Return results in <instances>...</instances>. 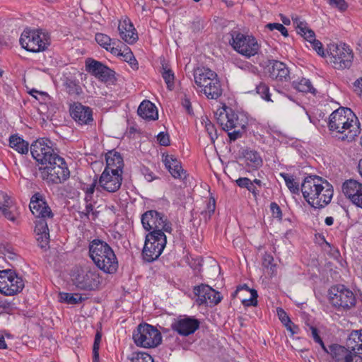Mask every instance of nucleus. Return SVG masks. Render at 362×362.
<instances>
[{"instance_id":"1","label":"nucleus","mask_w":362,"mask_h":362,"mask_svg":"<svg viewBox=\"0 0 362 362\" xmlns=\"http://www.w3.org/2000/svg\"><path fill=\"white\" fill-rule=\"evenodd\" d=\"M30 209L35 217V233L39 246L47 249L49 243V230L47 220L52 218L54 214L47 204L45 197L40 192L35 193L30 202Z\"/></svg>"},{"instance_id":"2","label":"nucleus","mask_w":362,"mask_h":362,"mask_svg":"<svg viewBox=\"0 0 362 362\" xmlns=\"http://www.w3.org/2000/svg\"><path fill=\"white\" fill-rule=\"evenodd\" d=\"M328 127L336 132L339 139L351 142L360 134V122L354 112L348 107H339L329 116Z\"/></svg>"},{"instance_id":"3","label":"nucleus","mask_w":362,"mask_h":362,"mask_svg":"<svg viewBox=\"0 0 362 362\" xmlns=\"http://www.w3.org/2000/svg\"><path fill=\"white\" fill-rule=\"evenodd\" d=\"M89 255L96 267L107 274H115L118 269L117 257L105 241L94 239L89 243Z\"/></svg>"},{"instance_id":"4","label":"nucleus","mask_w":362,"mask_h":362,"mask_svg":"<svg viewBox=\"0 0 362 362\" xmlns=\"http://www.w3.org/2000/svg\"><path fill=\"white\" fill-rule=\"evenodd\" d=\"M328 300L337 311H347L355 307L356 298L354 292L344 284L332 286L327 291Z\"/></svg>"},{"instance_id":"5","label":"nucleus","mask_w":362,"mask_h":362,"mask_svg":"<svg viewBox=\"0 0 362 362\" xmlns=\"http://www.w3.org/2000/svg\"><path fill=\"white\" fill-rule=\"evenodd\" d=\"M40 177L47 184H61L69 179L70 171L64 158L55 157V160L47 165L39 167Z\"/></svg>"},{"instance_id":"6","label":"nucleus","mask_w":362,"mask_h":362,"mask_svg":"<svg viewBox=\"0 0 362 362\" xmlns=\"http://www.w3.org/2000/svg\"><path fill=\"white\" fill-rule=\"evenodd\" d=\"M327 54L333 68L338 70L349 69L352 66L354 52L345 43L327 45Z\"/></svg>"},{"instance_id":"7","label":"nucleus","mask_w":362,"mask_h":362,"mask_svg":"<svg viewBox=\"0 0 362 362\" xmlns=\"http://www.w3.org/2000/svg\"><path fill=\"white\" fill-rule=\"evenodd\" d=\"M167 243L166 235L163 232H149L146 235L142 256L144 261L152 262L157 259L163 251Z\"/></svg>"},{"instance_id":"8","label":"nucleus","mask_w":362,"mask_h":362,"mask_svg":"<svg viewBox=\"0 0 362 362\" xmlns=\"http://www.w3.org/2000/svg\"><path fill=\"white\" fill-rule=\"evenodd\" d=\"M133 339L138 346L155 348L162 342L161 333L155 327L147 323L138 325L133 332Z\"/></svg>"},{"instance_id":"9","label":"nucleus","mask_w":362,"mask_h":362,"mask_svg":"<svg viewBox=\"0 0 362 362\" xmlns=\"http://www.w3.org/2000/svg\"><path fill=\"white\" fill-rule=\"evenodd\" d=\"M230 35L231 39L229 42L239 54L250 58L258 53L260 47L252 35H245L238 30H232Z\"/></svg>"},{"instance_id":"10","label":"nucleus","mask_w":362,"mask_h":362,"mask_svg":"<svg viewBox=\"0 0 362 362\" xmlns=\"http://www.w3.org/2000/svg\"><path fill=\"white\" fill-rule=\"evenodd\" d=\"M19 41L23 48L31 52L45 51L50 44L48 35L39 30H24Z\"/></svg>"},{"instance_id":"11","label":"nucleus","mask_w":362,"mask_h":362,"mask_svg":"<svg viewBox=\"0 0 362 362\" xmlns=\"http://www.w3.org/2000/svg\"><path fill=\"white\" fill-rule=\"evenodd\" d=\"M30 153L33 158L42 166L47 165L55 160V157L60 156L57 149L53 148L52 142L45 138L37 139L31 144Z\"/></svg>"},{"instance_id":"12","label":"nucleus","mask_w":362,"mask_h":362,"mask_svg":"<svg viewBox=\"0 0 362 362\" xmlns=\"http://www.w3.org/2000/svg\"><path fill=\"white\" fill-rule=\"evenodd\" d=\"M72 281L78 288L89 291L98 289L100 284L98 271L88 267L76 269L72 274Z\"/></svg>"},{"instance_id":"13","label":"nucleus","mask_w":362,"mask_h":362,"mask_svg":"<svg viewBox=\"0 0 362 362\" xmlns=\"http://www.w3.org/2000/svg\"><path fill=\"white\" fill-rule=\"evenodd\" d=\"M141 223L145 230L149 232H172V225L166 216L155 210L146 211L141 216Z\"/></svg>"},{"instance_id":"14","label":"nucleus","mask_w":362,"mask_h":362,"mask_svg":"<svg viewBox=\"0 0 362 362\" xmlns=\"http://www.w3.org/2000/svg\"><path fill=\"white\" fill-rule=\"evenodd\" d=\"M21 276L11 270L0 271V293L5 296H14L24 288Z\"/></svg>"},{"instance_id":"15","label":"nucleus","mask_w":362,"mask_h":362,"mask_svg":"<svg viewBox=\"0 0 362 362\" xmlns=\"http://www.w3.org/2000/svg\"><path fill=\"white\" fill-rule=\"evenodd\" d=\"M320 183H323V179L317 175H310L306 177L302 185L301 192L307 202L312 206L315 207L317 198H319V190L322 189Z\"/></svg>"},{"instance_id":"16","label":"nucleus","mask_w":362,"mask_h":362,"mask_svg":"<svg viewBox=\"0 0 362 362\" xmlns=\"http://www.w3.org/2000/svg\"><path fill=\"white\" fill-rule=\"evenodd\" d=\"M200 322L189 316H180L171 324V328L181 336H189L194 333L199 328Z\"/></svg>"},{"instance_id":"17","label":"nucleus","mask_w":362,"mask_h":362,"mask_svg":"<svg viewBox=\"0 0 362 362\" xmlns=\"http://www.w3.org/2000/svg\"><path fill=\"white\" fill-rule=\"evenodd\" d=\"M343 346L333 344L329 346V354L335 362H362L361 354Z\"/></svg>"},{"instance_id":"18","label":"nucleus","mask_w":362,"mask_h":362,"mask_svg":"<svg viewBox=\"0 0 362 362\" xmlns=\"http://www.w3.org/2000/svg\"><path fill=\"white\" fill-rule=\"evenodd\" d=\"M194 293L197 296L196 301L199 305H217L222 298L219 292L216 291L211 287L205 284L194 286Z\"/></svg>"},{"instance_id":"19","label":"nucleus","mask_w":362,"mask_h":362,"mask_svg":"<svg viewBox=\"0 0 362 362\" xmlns=\"http://www.w3.org/2000/svg\"><path fill=\"white\" fill-rule=\"evenodd\" d=\"M86 69L88 73L103 81H112L115 78V71L99 61L88 58L86 61Z\"/></svg>"},{"instance_id":"20","label":"nucleus","mask_w":362,"mask_h":362,"mask_svg":"<svg viewBox=\"0 0 362 362\" xmlns=\"http://www.w3.org/2000/svg\"><path fill=\"white\" fill-rule=\"evenodd\" d=\"M122 182V173L104 170L99 178L98 185L108 192H115L120 188Z\"/></svg>"},{"instance_id":"21","label":"nucleus","mask_w":362,"mask_h":362,"mask_svg":"<svg viewBox=\"0 0 362 362\" xmlns=\"http://www.w3.org/2000/svg\"><path fill=\"white\" fill-rule=\"evenodd\" d=\"M341 188L345 197L356 206L362 209V183L350 179L343 183Z\"/></svg>"},{"instance_id":"22","label":"nucleus","mask_w":362,"mask_h":362,"mask_svg":"<svg viewBox=\"0 0 362 362\" xmlns=\"http://www.w3.org/2000/svg\"><path fill=\"white\" fill-rule=\"evenodd\" d=\"M194 78L196 85L200 88L198 91L202 93L203 89L210 88L216 81L219 80L216 72L205 67L194 69Z\"/></svg>"},{"instance_id":"23","label":"nucleus","mask_w":362,"mask_h":362,"mask_svg":"<svg viewBox=\"0 0 362 362\" xmlns=\"http://www.w3.org/2000/svg\"><path fill=\"white\" fill-rule=\"evenodd\" d=\"M70 114L72 118L81 125L90 124L93 121L91 108L81 103H74L70 109Z\"/></svg>"},{"instance_id":"24","label":"nucleus","mask_w":362,"mask_h":362,"mask_svg":"<svg viewBox=\"0 0 362 362\" xmlns=\"http://www.w3.org/2000/svg\"><path fill=\"white\" fill-rule=\"evenodd\" d=\"M266 69L270 78L279 81H287L289 78V70L286 65L277 60H269Z\"/></svg>"},{"instance_id":"25","label":"nucleus","mask_w":362,"mask_h":362,"mask_svg":"<svg viewBox=\"0 0 362 362\" xmlns=\"http://www.w3.org/2000/svg\"><path fill=\"white\" fill-rule=\"evenodd\" d=\"M118 30L121 38L127 43L132 45L137 41V33L129 18L119 22Z\"/></svg>"},{"instance_id":"26","label":"nucleus","mask_w":362,"mask_h":362,"mask_svg":"<svg viewBox=\"0 0 362 362\" xmlns=\"http://www.w3.org/2000/svg\"><path fill=\"white\" fill-rule=\"evenodd\" d=\"M163 163L173 177L181 180L186 178V172L182 169L181 163L176 157L173 155H166Z\"/></svg>"},{"instance_id":"27","label":"nucleus","mask_w":362,"mask_h":362,"mask_svg":"<svg viewBox=\"0 0 362 362\" xmlns=\"http://www.w3.org/2000/svg\"><path fill=\"white\" fill-rule=\"evenodd\" d=\"M106 167L105 170L111 172L123 173L124 160L121 154L115 151H110L105 155Z\"/></svg>"},{"instance_id":"28","label":"nucleus","mask_w":362,"mask_h":362,"mask_svg":"<svg viewBox=\"0 0 362 362\" xmlns=\"http://www.w3.org/2000/svg\"><path fill=\"white\" fill-rule=\"evenodd\" d=\"M322 189L319 191V198H317L315 208H322L327 205L333 197V187L326 180L323 179V183H320Z\"/></svg>"},{"instance_id":"29","label":"nucleus","mask_w":362,"mask_h":362,"mask_svg":"<svg viewBox=\"0 0 362 362\" xmlns=\"http://www.w3.org/2000/svg\"><path fill=\"white\" fill-rule=\"evenodd\" d=\"M138 115L147 120H156L158 119V113L155 105L149 100H144L141 103L137 110Z\"/></svg>"},{"instance_id":"30","label":"nucleus","mask_w":362,"mask_h":362,"mask_svg":"<svg viewBox=\"0 0 362 362\" xmlns=\"http://www.w3.org/2000/svg\"><path fill=\"white\" fill-rule=\"evenodd\" d=\"M95 40L101 47L107 51H110L112 54L119 53V45L115 46L116 41H112L108 35L103 33H97Z\"/></svg>"},{"instance_id":"31","label":"nucleus","mask_w":362,"mask_h":362,"mask_svg":"<svg viewBox=\"0 0 362 362\" xmlns=\"http://www.w3.org/2000/svg\"><path fill=\"white\" fill-rule=\"evenodd\" d=\"M119 54H113L117 57H122L123 60L129 63L134 70H137L139 69V63L130 48L126 45L122 44V46L120 47H119Z\"/></svg>"},{"instance_id":"32","label":"nucleus","mask_w":362,"mask_h":362,"mask_svg":"<svg viewBox=\"0 0 362 362\" xmlns=\"http://www.w3.org/2000/svg\"><path fill=\"white\" fill-rule=\"evenodd\" d=\"M9 146L21 154H26L29 150L28 142L16 134L10 136Z\"/></svg>"},{"instance_id":"33","label":"nucleus","mask_w":362,"mask_h":362,"mask_svg":"<svg viewBox=\"0 0 362 362\" xmlns=\"http://www.w3.org/2000/svg\"><path fill=\"white\" fill-rule=\"evenodd\" d=\"M347 346L352 351H357L362 354V329L353 331L347 339Z\"/></svg>"},{"instance_id":"34","label":"nucleus","mask_w":362,"mask_h":362,"mask_svg":"<svg viewBox=\"0 0 362 362\" xmlns=\"http://www.w3.org/2000/svg\"><path fill=\"white\" fill-rule=\"evenodd\" d=\"M230 112H226V117L227 119L226 123L224 124L223 129L225 131H230L233 129L240 128L245 129V125L241 123L238 117V115L234 113L231 110Z\"/></svg>"},{"instance_id":"35","label":"nucleus","mask_w":362,"mask_h":362,"mask_svg":"<svg viewBox=\"0 0 362 362\" xmlns=\"http://www.w3.org/2000/svg\"><path fill=\"white\" fill-rule=\"evenodd\" d=\"M223 88L219 80L216 81L210 88L203 89V93L209 100H218L223 94Z\"/></svg>"},{"instance_id":"36","label":"nucleus","mask_w":362,"mask_h":362,"mask_svg":"<svg viewBox=\"0 0 362 362\" xmlns=\"http://www.w3.org/2000/svg\"><path fill=\"white\" fill-rule=\"evenodd\" d=\"M244 157L247 165L252 168H258L262 165V160L259 153L252 150H246Z\"/></svg>"},{"instance_id":"37","label":"nucleus","mask_w":362,"mask_h":362,"mask_svg":"<svg viewBox=\"0 0 362 362\" xmlns=\"http://www.w3.org/2000/svg\"><path fill=\"white\" fill-rule=\"evenodd\" d=\"M292 86L297 90L303 93H315V89L313 88L309 79L303 78L300 81H293Z\"/></svg>"},{"instance_id":"38","label":"nucleus","mask_w":362,"mask_h":362,"mask_svg":"<svg viewBox=\"0 0 362 362\" xmlns=\"http://www.w3.org/2000/svg\"><path fill=\"white\" fill-rule=\"evenodd\" d=\"M161 75L167 85L168 88L172 90L174 88L175 75L173 71L166 64H162Z\"/></svg>"},{"instance_id":"39","label":"nucleus","mask_w":362,"mask_h":362,"mask_svg":"<svg viewBox=\"0 0 362 362\" xmlns=\"http://www.w3.org/2000/svg\"><path fill=\"white\" fill-rule=\"evenodd\" d=\"M66 92L71 95H78L81 93L82 89L76 80L66 78L64 82Z\"/></svg>"},{"instance_id":"40","label":"nucleus","mask_w":362,"mask_h":362,"mask_svg":"<svg viewBox=\"0 0 362 362\" xmlns=\"http://www.w3.org/2000/svg\"><path fill=\"white\" fill-rule=\"evenodd\" d=\"M60 301L68 304H78L81 303L84 298L80 294L69 293H60Z\"/></svg>"},{"instance_id":"41","label":"nucleus","mask_w":362,"mask_h":362,"mask_svg":"<svg viewBox=\"0 0 362 362\" xmlns=\"http://www.w3.org/2000/svg\"><path fill=\"white\" fill-rule=\"evenodd\" d=\"M127 358L131 362H154L151 355L146 352H132Z\"/></svg>"},{"instance_id":"42","label":"nucleus","mask_w":362,"mask_h":362,"mask_svg":"<svg viewBox=\"0 0 362 362\" xmlns=\"http://www.w3.org/2000/svg\"><path fill=\"white\" fill-rule=\"evenodd\" d=\"M280 175L284 178L286 185L293 194H299L300 188L299 185L295 182L293 176L287 173H282Z\"/></svg>"},{"instance_id":"43","label":"nucleus","mask_w":362,"mask_h":362,"mask_svg":"<svg viewBox=\"0 0 362 362\" xmlns=\"http://www.w3.org/2000/svg\"><path fill=\"white\" fill-rule=\"evenodd\" d=\"M256 92L261 98L267 101H272L269 86L264 82L256 86Z\"/></svg>"},{"instance_id":"44","label":"nucleus","mask_w":362,"mask_h":362,"mask_svg":"<svg viewBox=\"0 0 362 362\" xmlns=\"http://www.w3.org/2000/svg\"><path fill=\"white\" fill-rule=\"evenodd\" d=\"M102 334L100 332H97L95 335L94 343L93 346V362H99V349L101 342Z\"/></svg>"},{"instance_id":"45","label":"nucleus","mask_w":362,"mask_h":362,"mask_svg":"<svg viewBox=\"0 0 362 362\" xmlns=\"http://www.w3.org/2000/svg\"><path fill=\"white\" fill-rule=\"evenodd\" d=\"M204 122L205 124L206 131L207 132L211 141L214 143L218 137L215 125L212 124L207 117L204 119Z\"/></svg>"},{"instance_id":"46","label":"nucleus","mask_w":362,"mask_h":362,"mask_svg":"<svg viewBox=\"0 0 362 362\" xmlns=\"http://www.w3.org/2000/svg\"><path fill=\"white\" fill-rule=\"evenodd\" d=\"M292 21L298 34L303 33L308 28L307 23L297 16H292Z\"/></svg>"},{"instance_id":"47","label":"nucleus","mask_w":362,"mask_h":362,"mask_svg":"<svg viewBox=\"0 0 362 362\" xmlns=\"http://www.w3.org/2000/svg\"><path fill=\"white\" fill-rule=\"evenodd\" d=\"M265 28H268L271 31H272L274 30H277L284 37L288 36V33L287 29L286 28V27L284 25H282L281 23H268L265 25Z\"/></svg>"},{"instance_id":"48","label":"nucleus","mask_w":362,"mask_h":362,"mask_svg":"<svg viewBox=\"0 0 362 362\" xmlns=\"http://www.w3.org/2000/svg\"><path fill=\"white\" fill-rule=\"evenodd\" d=\"M96 185L97 180L95 179L91 185L87 186V187L86 188H83V190L86 194L85 201L86 203L92 201L93 194L95 192Z\"/></svg>"},{"instance_id":"49","label":"nucleus","mask_w":362,"mask_h":362,"mask_svg":"<svg viewBox=\"0 0 362 362\" xmlns=\"http://www.w3.org/2000/svg\"><path fill=\"white\" fill-rule=\"evenodd\" d=\"M250 297L248 299H242V303L245 306H256L257 305V292L255 290H251Z\"/></svg>"},{"instance_id":"50","label":"nucleus","mask_w":362,"mask_h":362,"mask_svg":"<svg viewBox=\"0 0 362 362\" xmlns=\"http://www.w3.org/2000/svg\"><path fill=\"white\" fill-rule=\"evenodd\" d=\"M216 209V202L214 199H210L208 201L207 205H206V209L202 212V214H204L205 217L207 216V218L209 219L212 214H214Z\"/></svg>"},{"instance_id":"51","label":"nucleus","mask_w":362,"mask_h":362,"mask_svg":"<svg viewBox=\"0 0 362 362\" xmlns=\"http://www.w3.org/2000/svg\"><path fill=\"white\" fill-rule=\"evenodd\" d=\"M310 43L313 49H315L320 56L322 57H325L327 56L324 50L323 45L320 41L315 39Z\"/></svg>"},{"instance_id":"52","label":"nucleus","mask_w":362,"mask_h":362,"mask_svg":"<svg viewBox=\"0 0 362 362\" xmlns=\"http://www.w3.org/2000/svg\"><path fill=\"white\" fill-rule=\"evenodd\" d=\"M329 4L338 8L340 11L346 10L348 5L344 0H327Z\"/></svg>"},{"instance_id":"53","label":"nucleus","mask_w":362,"mask_h":362,"mask_svg":"<svg viewBox=\"0 0 362 362\" xmlns=\"http://www.w3.org/2000/svg\"><path fill=\"white\" fill-rule=\"evenodd\" d=\"M233 129V130L232 132L227 131L228 135V137H229L230 141H235L238 139L240 138L244 132V129H242L240 128Z\"/></svg>"},{"instance_id":"54","label":"nucleus","mask_w":362,"mask_h":362,"mask_svg":"<svg viewBox=\"0 0 362 362\" xmlns=\"http://www.w3.org/2000/svg\"><path fill=\"white\" fill-rule=\"evenodd\" d=\"M157 140L161 146H168L170 145V137L167 133L160 132L157 136Z\"/></svg>"},{"instance_id":"55","label":"nucleus","mask_w":362,"mask_h":362,"mask_svg":"<svg viewBox=\"0 0 362 362\" xmlns=\"http://www.w3.org/2000/svg\"><path fill=\"white\" fill-rule=\"evenodd\" d=\"M204 28V21L199 18H196L191 25V29L193 32H199Z\"/></svg>"},{"instance_id":"56","label":"nucleus","mask_w":362,"mask_h":362,"mask_svg":"<svg viewBox=\"0 0 362 362\" xmlns=\"http://www.w3.org/2000/svg\"><path fill=\"white\" fill-rule=\"evenodd\" d=\"M276 312L279 319L281 320L283 325L286 323H289L291 319L283 308H278L276 309Z\"/></svg>"},{"instance_id":"57","label":"nucleus","mask_w":362,"mask_h":362,"mask_svg":"<svg viewBox=\"0 0 362 362\" xmlns=\"http://www.w3.org/2000/svg\"><path fill=\"white\" fill-rule=\"evenodd\" d=\"M274 262V257L269 254H265L263 256V260H262V265L266 268H271L272 269L273 267H275L274 264H273Z\"/></svg>"},{"instance_id":"58","label":"nucleus","mask_w":362,"mask_h":362,"mask_svg":"<svg viewBox=\"0 0 362 362\" xmlns=\"http://www.w3.org/2000/svg\"><path fill=\"white\" fill-rule=\"evenodd\" d=\"M300 35L309 42H311L315 39V34L314 31L309 28Z\"/></svg>"},{"instance_id":"59","label":"nucleus","mask_w":362,"mask_h":362,"mask_svg":"<svg viewBox=\"0 0 362 362\" xmlns=\"http://www.w3.org/2000/svg\"><path fill=\"white\" fill-rule=\"evenodd\" d=\"M270 209H271L272 215L274 216H275L276 218H281L282 212H281V210L279 206L276 203L272 202L270 204Z\"/></svg>"},{"instance_id":"60","label":"nucleus","mask_w":362,"mask_h":362,"mask_svg":"<svg viewBox=\"0 0 362 362\" xmlns=\"http://www.w3.org/2000/svg\"><path fill=\"white\" fill-rule=\"evenodd\" d=\"M142 174L148 182H151L156 179L153 173L148 168L144 167L141 168Z\"/></svg>"},{"instance_id":"61","label":"nucleus","mask_w":362,"mask_h":362,"mask_svg":"<svg viewBox=\"0 0 362 362\" xmlns=\"http://www.w3.org/2000/svg\"><path fill=\"white\" fill-rule=\"evenodd\" d=\"M354 91L362 98V78H360L354 83Z\"/></svg>"},{"instance_id":"62","label":"nucleus","mask_w":362,"mask_h":362,"mask_svg":"<svg viewBox=\"0 0 362 362\" xmlns=\"http://www.w3.org/2000/svg\"><path fill=\"white\" fill-rule=\"evenodd\" d=\"M92 213L93 216H96L97 212L93 211V206L91 204V202H89L86 203V206L85 207V209L83 211L81 212V214L88 218L90 214Z\"/></svg>"},{"instance_id":"63","label":"nucleus","mask_w":362,"mask_h":362,"mask_svg":"<svg viewBox=\"0 0 362 362\" xmlns=\"http://www.w3.org/2000/svg\"><path fill=\"white\" fill-rule=\"evenodd\" d=\"M3 201H0V210H4V208L9 209L11 205V201L6 194L2 195Z\"/></svg>"},{"instance_id":"64","label":"nucleus","mask_w":362,"mask_h":362,"mask_svg":"<svg viewBox=\"0 0 362 362\" xmlns=\"http://www.w3.org/2000/svg\"><path fill=\"white\" fill-rule=\"evenodd\" d=\"M235 182L242 188H247L249 184L251 185V180L247 177H240Z\"/></svg>"}]
</instances>
